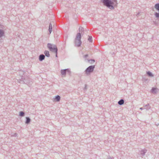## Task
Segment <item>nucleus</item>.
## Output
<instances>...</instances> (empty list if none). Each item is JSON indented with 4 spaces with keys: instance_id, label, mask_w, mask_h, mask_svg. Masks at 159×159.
Listing matches in <instances>:
<instances>
[{
    "instance_id": "obj_1",
    "label": "nucleus",
    "mask_w": 159,
    "mask_h": 159,
    "mask_svg": "<svg viewBox=\"0 0 159 159\" xmlns=\"http://www.w3.org/2000/svg\"><path fill=\"white\" fill-rule=\"evenodd\" d=\"M101 1L104 6L111 10L114 9L118 4L117 0H101Z\"/></svg>"
},
{
    "instance_id": "obj_2",
    "label": "nucleus",
    "mask_w": 159,
    "mask_h": 159,
    "mask_svg": "<svg viewBox=\"0 0 159 159\" xmlns=\"http://www.w3.org/2000/svg\"><path fill=\"white\" fill-rule=\"evenodd\" d=\"M48 47L51 51L55 52L56 53V56L57 57V46L55 45L48 43Z\"/></svg>"
},
{
    "instance_id": "obj_3",
    "label": "nucleus",
    "mask_w": 159,
    "mask_h": 159,
    "mask_svg": "<svg viewBox=\"0 0 159 159\" xmlns=\"http://www.w3.org/2000/svg\"><path fill=\"white\" fill-rule=\"evenodd\" d=\"M95 67L94 66H91L88 67L85 70V73L87 74H89L92 72L93 70Z\"/></svg>"
},
{
    "instance_id": "obj_4",
    "label": "nucleus",
    "mask_w": 159,
    "mask_h": 159,
    "mask_svg": "<svg viewBox=\"0 0 159 159\" xmlns=\"http://www.w3.org/2000/svg\"><path fill=\"white\" fill-rule=\"evenodd\" d=\"M82 34L80 32L78 33L76 35L75 40H81V36Z\"/></svg>"
},
{
    "instance_id": "obj_5",
    "label": "nucleus",
    "mask_w": 159,
    "mask_h": 159,
    "mask_svg": "<svg viewBox=\"0 0 159 159\" xmlns=\"http://www.w3.org/2000/svg\"><path fill=\"white\" fill-rule=\"evenodd\" d=\"M4 31L3 30L0 29V37L4 36Z\"/></svg>"
},
{
    "instance_id": "obj_6",
    "label": "nucleus",
    "mask_w": 159,
    "mask_h": 159,
    "mask_svg": "<svg viewBox=\"0 0 159 159\" xmlns=\"http://www.w3.org/2000/svg\"><path fill=\"white\" fill-rule=\"evenodd\" d=\"M75 43V45L78 47L80 46L81 43V40H76Z\"/></svg>"
},
{
    "instance_id": "obj_7",
    "label": "nucleus",
    "mask_w": 159,
    "mask_h": 159,
    "mask_svg": "<svg viewBox=\"0 0 159 159\" xmlns=\"http://www.w3.org/2000/svg\"><path fill=\"white\" fill-rule=\"evenodd\" d=\"M52 30V26L51 23H50L49 25L48 30L50 34H51Z\"/></svg>"
},
{
    "instance_id": "obj_8",
    "label": "nucleus",
    "mask_w": 159,
    "mask_h": 159,
    "mask_svg": "<svg viewBox=\"0 0 159 159\" xmlns=\"http://www.w3.org/2000/svg\"><path fill=\"white\" fill-rule=\"evenodd\" d=\"M84 29L83 28L80 27L79 28V32L81 33V34H83L84 33Z\"/></svg>"
},
{
    "instance_id": "obj_9",
    "label": "nucleus",
    "mask_w": 159,
    "mask_h": 159,
    "mask_svg": "<svg viewBox=\"0 0 159 159\" xmlns=\"http://www.w3.org/2000/svg\"><path fill=\"white\" fill-rule=\"evenodd\" d=\"M154 7L157 10L159 11V3H156L154 6Z\"/></svg>"
},
{
    "instance_id": "obj_10",
    "label": "nucleus",
    "mask_w": 159,
    "mask_h": 159,
    "mask_svg": "<svg viewBox=\"0 0 159 159\" xmlns=\"http://www.w3.org/2000/svg\"><path fill=\"white\" fill-rule=\"evenodd\" d=\"M69 71V70L68 69H66L61 70V74L62 75H65L66 72Z\"/></svg>"
},
{
    "instance_id": "obj_11",
    "label": "nucleus",
    "mask_w": 159,
    "mask_h": 159,
    "mask_svg": "<svg viewBox=\"0 0 159 159\" xmlns=\"http://www.w3.org/2000/svg\"><path fill=\"white\" fill-rule=\"evenodd\" d=\"M45 56L43 55H40L39 57V60L40 61H42L44 59Z\"/></svg>"
},
{
    "instance_id": "obj_12",
    "label": "nucleus",
    "mask_w": 159,
    "mask_h": 159,
    "mask_svg": "<svg viewBox=\"0 0 159 159\" xmlns=\"http://www.w3.org/2000/svg\"><path fill=\"white\" fill-rule=\"evenodd\" d=\"M44 54H45V56L47 57H49L50 56V54L49 53V52L48 51H45L44 52Z\"/></svg>"
},
{
    "instance_id": "obj_13",
    "label": "nucleus",
    "mask_w": 159,
    "mask_h": 159,
    "mask_svg": "<svg viewBox=\"0 0 159 159\" xmlns=\"http://www.w3.org/2000/svg\"><path fill=\"white\" fill-rule=\"evenodd\" d=\"M154 15L156 17L159 18V11L158 12H155L154 13Z\"/></svg>"
},
{
    "instance_id": "obj_14",
    "label": "nucleus",
    "mask_w": 159,
    "mask_h": 159,
    "mask_svg": "<svg viewBox=\"0 0 159 159\" xmlns=\"http://www.w3.org/2000/svg\"><path fill=\"white\" fill-rule=\"evenodd\" d=\"M124 103V101L123 99L120 100L118 102V104L120 105L123 104Z\"/></svg>"
},
{
    "instance_id": "obj_15",
    "label": "nucleus",
    "mask_w": 159,
    "mask_h": 159,
    "mask_svg": "<svg viewBox=\"0 0 159 159\" xmlns=\"http://www.w3.org/2000/svg\"><path fill=\"white\" fill-rule=\"evenodd\" d=\"M157 91V89L156 88H153L151 91L152 93H156Z\"/></svg>"
},
{
    "instance_id": "obj_16",
    "label": "nucleus",
    "mask_w": 159,
    "mask_h": 159,
    "mask_svg": "<svg viewBox=\"0 0 159 159\" xmlns=\"http://www.w3.org/2000/svg\"><path fill=\"white\" fill-rule=\"evenodd\" d=\"M60 97L59 96H57L55 97V99L57 101H59L60 100Z\"/></svg>"
},
{
    "instance_id": "obj_17",
    "label": "nucleus",
    "mask_w": 159,
    "mask_h": 159,
    "mask_svg": "<svg viewBox=\"0 0 159 159\" xmlns=\"http://www.w3.org/2000/svg\"><path fill=\"white\" fill-rule=\"evenodd\" d=\"M24 113L23 112H20V116H23L24 115Z\"/></svg>"
},
{
    "instance_id": "obj_18",
    "label": "nucleus",
    "mask_w": 159,
    "mask_h": 159,
    "mask_svg": "<svg viewBox=\"0 0 159 159\" xmlns=\"http://www.w3.org/2000/svg\"><path fill=\"white\" fill-rule=\"evenodd\" d=\"M27 120L26 121V123H28L30 122V119L28 117H26Z\"/></svg>"
},
{
    "instance_id": "obj_19",
    "label": "nucleus",
    "mask_w": 159,
    "mask_h": 159,
    "mask_svg": "<svg viewBox=\"0 0 159 159\" xmlns=\"http://www.w3.org/2000/svg\"><path fill=\"white\" fill-rule=\"evenodd\" d=\"M147 74H148L149 76H153V75H152V74L150 72L148 71L147 72Z\"/></svg>"
},
{
    "instance_id": "obj_20",
    "label": "nucleus",
    "mask_w": 159,
    "mask_h": 159,
    "mask_svg": "<svg viewBox=\"0 0 159 159\" xmlns=\"http://www.w3.org/2000/svg\"><path fill=\"white\" fill-rule=\"evenodd\" d=\"M88 38L87 40H92V37L91 36L88 35Z\"/></svg>"
},
{
    "instance_id": "obj_21",
    "label": "nucleus",
    "mask_w": 159,
    "mask_h": 159,
    "mask_svg": "<svg viewBox=\"0 0 159 159\" xmlns=\"http://www.w3.org/2000/svg\"><path fill=\"white\" fill-rule=\"evenodd\" d=\"M139 14H140L139 12L136 15V16H138L139 15Z\"/></svg>"
},
{
    "instance_id": "obj_22",
    "label": "nucleus",
    "mask_w": 159,
    "mask_h": 159,
    "mask_svg": "<svg viewBox=\"0 0 159 159\" xmlns=\"http://www.w3.org/2000/svg\"><path fill=\"white\" fill-rule=\"evenodd\" d=\"M141 109H142V108H140Z\"/></svg>"
}]
</instances>
